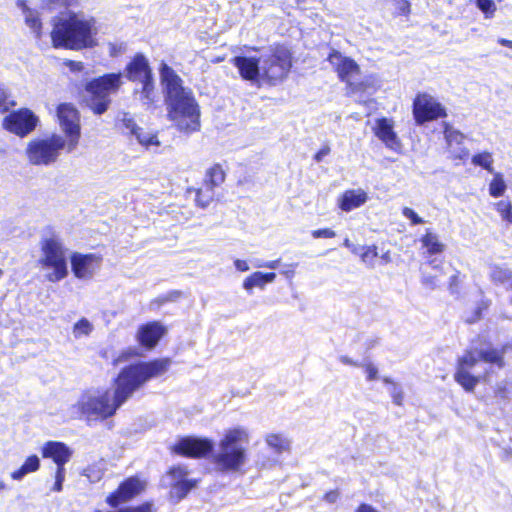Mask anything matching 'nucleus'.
Returning <instances> with one entry per match:
<instances>
[{
  "instance_id": "1",
  "label": "nucleus",
  "mask_w": 512,
  "mask_h": 512,
  "mask_svg": "<svg viewBox=\"0 0 512 512\" xmlns=\"http://www.w3.org/2000/svg\"><path fill=\"white\" fill-rule=\"evenodd\" d=\"M170 363L169 359L164 358L125 367L116 378L113 390L104 388L86 390L70 407V415L74 418L85 417L88 420H104L111 417L134 391L149 379L164 374Z\"/></svg>"
},
{
  "instance_id": "2",
  "label": "nucleus",
  "mask_w": 512,
  "mask_h": 512,
  "mask_svg": "<svg viewBox=\"0 0 512 512\" xmlns=\"http://www.w3.org/2000/svg\"><path fill=\"white\" fill-rule=\"evenodd\" d=\"M160 78L166 93L167 116L181 132L192 133L200 129V108L189 88L167 64L160 67Z\"/></svg>"
},
{
  "instance_id": "3",
  "label": "nucleus",
  "mask_w": 512,
  "mask_h": 512,
  "mask_svg": "<svg viewBox=\"0 0 512 512\" xmlns=\"http://www.w3.org/2000/svg\"><path fill=\"white\" fill-rule=\"evenodd\" d=\"M490 344L489 341H485ZM507 345H503L501 348L487 346L485 349L476 350L474 348H468L464 350L462 355L457 357L455 363V370L453 373L454 381L467 393H473L475 388L480 383L482 376L475 375L471 370L479 363L483 362L497 369H503L506 367L505 351Z\"/></svg>"
},
{
  "instance_id": "4",
  "label": "nucleus",
  "mask_w": 512,
  "mask_h": 512,
  "mask_svg": "<svg viewBox=\"0 0 512 512\" xmlns=\"http://www.w3.org/2000/svg\"><path fill=\"white\" fill-rule=\"evenodd\" d=\"M97 28L93 18L73 14L60 18L51 32L54 47L80 50L92 48L97 42Z\"/></svg>"
},
{
  "instance_id": "5",
  "label": "nucleus",
  "mask_w": 512,
  "mask_h": 512,
  "mask_svg": "<svg viewBox=\"0 0 512 512\" xmlns=\"http://www.w3.org/2000/svg\"><path fill=\"white\" fill-rule=\"evenodd\" d=\"M67 251L68 249L55 231L50 229L41 238L37 264L48 282L57 283L68 276Z\"/></svg>"
},
{
  "instance_id": "6",
  "label": "nucleus",
  "mask_w": 512,
  "mask_h": 512,
  "mask_svg": "<svg viewBox=\"0 0 512 512\" xmlns=\"http://www.w3.org/2000/svg\"><path fill=\"white\" fill-rule=\"evenodd\" d=\"M247 435L244 430H229L219 444V451L214 456L216 465L221 470H237L245 462Z\"/></svg>"
},
{
  "instance_id": "7",
  "label": "nucleus",
  "mask_w": 512,
  "mask_h": 512,
  "mask_svg": "<svg viewBox=\"0 0 512 512\" xmlns=\"http://www.w3.org/2000/svg\"><path fill=\"white\" fill-rule=\"evenodd\" d=\"M292 53L282 46H275L258 66V86L276 85L284 80L292 68Z\"/></svg>"
},
{
  "instance_id": "8",
  "label": "nucleus",
  "mask_w": 512,
  "mask_h": 512,
  "mask_svg": "<svg viewBox=\"0 0 512 512\" xmlns=\"http://www.w3.org/2000/svg\"><path fill=\"white\" fill-rule=\"evenodd\" d=\"M68 152V144L60 134H51L43 138L31 140L26 147L25 154L30 164L35 166H48L55 163L62 150Z\"/></svg>"
},
{
  "instance_id": "9",
  "label": "nucleus",
  "mask_w": 512,
  "mask_h": 512,
  "mask_svg": "<svg viewBox=\"0 0 512 512\" xmlns=\"http://www.w3.org/2000/svg\"><path fill=\"white\" fill-rule=\"evenodd\" d=\"M122 85V74L111 73L96 78L86 85L87 105L96 114H103L111 102L110 95L116 93Z\"/></svg>"
},
{
  "instance_id": "10",
  "label": "nucleus",
  "mask_w": 512,
  "mask_h": 512,
  "mask_svg": "<svg viewBox=\"0 0 512 512\" xmlns=\"http://www.w3.org/2000/svg\"><path fill=\"white\" fill-rule=\"evenodd\" d=\"M57 118L65 141L68 144V153L73 152L80 139V120L77 109L71 104H60L57 108Z\"/></svg>"
},
{
  "instance_id": "11",
  "label": "nucleus",
  "mask_w": 512,
  "mask_h": 512,
  "mask_svg": "<svg viewBox=\"0 0 512 512\" xmlns=\"http://www.w3.org/2000/svg\"><path fill=\"white\" fill-rule=\"evenodd\" d=\"M412 113L418 125L447 117L445 107L425 92L418 93L415 96L412 104Z\"/></svg>"
},
{
  "instance_id": "12",
  "label": "nucleus",
  "mask_w": 512,
  "mask_h": 512,
  "mask_svg": "<svg viewBox=\"0 0 512 512\" xmlns=\"http://www.w3.org/2000/svg\"><path fill=\"white\" fill-rule=\"evenodd\" d=\"M38 117L29 109L22 108L7 115L3 119V127L20 137L31 133L38 125Z\"/></svg>"
},
{
  "instance_id": "13",
  "label": "nucleus",
  "mask_w": 512,
  "mask_h": 512,
  "mask_svg": "<svg viewBox=\"0 0 512 512\" xmlns=\"http://www.w3.org/2000/svg\"><path fill=\"white\" fill-rule=\"evenodd\" d=\"M71 270L79 280H91L99 271L102 257L98 254L73 252L70 255Z\"/></svg>"
},
{
  "instance_id": "14",
  "label": "nucleus",
  "mask_w": 512,
  "mask_h": 512,
  "mask_svg": "<svg viewBox=\"0 0 512 512\" xmlns=\"http://www.w3.org/2000/svg\"><path fill=\"white\" fill-rule=\"evenodd\" d=\"M188 474L187 468L184 466H175L168 471L166 480L171 487L170 494L172 498L179 501L195 487L196 482L189 479Z\"/></svg>"
},
{
  "instance_id": "15",
  "label": "nucleus",
  "mask_w": 512,
  "mask_h": 512,
  "mask_svg": "<svg viewBox=\"0 0 512 512\" xmlns=\"http://www.w3.org/2000/svg\"><path fill=\"white\" fill-rule=\"evenodd\" d=\"M145 488V481L139 479L138 477H130L125 480L114 493L107 497L106 502L111 507H117L121 503L128 502L142 493Z\"/></svg>"
},
{
  "instance_id": "16",
  "label": "nucleus",
  "mask_w": 512,
  "mask_h": 512,
  "mask_svg": "<svg viewBox=\"0 0 512 512\" xmlns=\"http://www.w3.org/2000/svg\"><path fill=\"white\" fill-rule=\"evenodd\" d=\"M213 449V443L208 439L186 437L179 440L173 450L175 453L187 457H204Z\"/></svg>"
},
{
  "instance_id": "17",
  "label": "nucleus",
  "mask_w": 512,
  "mask_h": 512,
  "mask_svg": "<svg viewBox=\"0 0 512 512\" xmlns=\"http://www.w3.org/2000/svg\"><path fill=\"white\" fill-rule=\"evenodd\" d=\"M327 61L334 66V71L342 82H349L352 75L360 73V67L350 57L343 56L338 50H331L327 56Z\"/></svg>"
},
{
  "instance_id": "18",
  "label": "nucleus",
  "mask_w": 512,
  "mask_h": 512,
  "mask_svg": "<svg viewBox=\"0 0 512 512\" xmlns=\"http://www.w3.org/2000/svg\"><path fill=\"white\" fill-rule=\"evenodd\" d=\"M166 333V328L157 321L141 325L137 331V341L146 349H153Z\"/></svg>"
},
{
  "instance_id": "19",
  "label": "nucleus",
  "mask_w": 512,
  "mask_h": 512,
  "mask_svg": "<svg viewBox=\"0 0 512 512\" xmlns=\"http://www.w3.org/2000/svg\"><path fill=\"white\" fill-rule=\"evenodd\" d=\"M372 131L388 148L396 149L400 146V141L394 131V124L391 119L386 117L376 119Z\"/></svg>"
},
{
  "instance_id": "20",
  "label": "nucleus",
  "mask_w": 512,
  "mask_h": 512,
  "mask_svg": "<svg viewBox=\"0 0 512 512\" xmlns=\"http://www.w3.org/2000/svg\"><path fill=\"white\" fill-rule=\"evenodd\" d=\"M42 456L50 458L57 467H64L72 457L73 451L64 443L48 441L41 448Z\"/></svg>"
},
{
  "instance_id": "21",
  "label": "nucleus",
  "mask_w": 512,
  "mask_h": 512,
  "mask_svg": "<svg viewBox=\"0 0 512 512\" xmlns=\"http://www.w3.org/2000/svg\"><path fill=\"white\" fill-rule=\"evenodd\" d=\"M126 77L130 81L143 83L152 80L148 60L142 54H137L126 67Z\"/></svg>"
},
{
  "instance_id": "22",
  "label": "nucleus",
  "mask_w": 512,
  "mask_h": 512,
  "mask_svg": "<svg viewBox=\"0 0 512 512\" xmlns=\"http://www.w3.org/2000/svg\"><path fill=\"white\" fill-rule=\"evenodd\" d=\"M368 200L367 193L362 189L345 190L338 198V207L344 212H350L361 207Z\"/></svg>"
},
{
  "instance_id": "23",
  "label": "nucleus",
  "mask_w": 512,
  "mask_h": 512,
  "mask_svg": "<svg viewBox=\"0 0 512 512\" xmlns=\"http://www.w3.org/2000/svg\"><path fill=\"white\" fill-rule=\"evenodd\" d=\"M420 242L422 243V247L426 249V254L428 256L441 254L445 250V244L439 240L437 234L430 230H426L420 238Z\"/></svg>"
},
{
  "instance_id": "24",
  "label": "nucleus",
  "mask_w": 512,
  "mask_h": 512,
  "mask_svg": "<svg viewBox=\"0 0 512 512\" xmlns=\"http://www.w3.org/2000/svg\"><path fill=\"white\" fill-rule=\"evenodd\" d=\"M40 468V459L37 455H30L26 458L20 468L11 473V478L15 481L22 480L26 475L38 471Z\"/></svg>"
},
{
  "instance_id": "25",
  "label": "nucleus",
  "mask_w": 512,
  "mask_h": 512,
  "mask_svg": "<svg viewBox=\"0 0 512 512\" xmlns=\"http://www.w3.org/2000/svg\"><path fill=\"white\" fill-rule=\"evenodd\" d=\"M133 137L136 139L139 145L147 150L158 148L161 145L156 132L144 129L142 127Z\"/></svg>"
},
{
  "instance_id": "26",
  "label": "nucleus",
  "mask_w": 512,
  "mask_h": 512,
  "mask_svg": "<svg viewBox=\"0 0 512 512\" xmlns=\"http://www.w3.org/2000/svg\"><path fill=\"white\" fill-rule=\"evenodd\" d=\"M235 66L244 79L253 81L256 78V61L253 58L235 57Z\"/></svg>"
},
{
  "instance_id": "27",
  "label": "nucleus",
  "mask_w": 512,
  "mask_h": 512,
  "mask_svg": "<svg viewBox=\"0 0 512 512\" xmlns=\"http://www.w3.org/2000/svg\"><path fill=\"white\" fill-rule=\"evenodd\" d=\"M267 445L275 453L281 454L290 450V441L282 434L271 433L265 438Z\"/></svg>"
},
{
  "instance_id": "28",
  "label": "nucleus",
  "mask_w": 512,
  "mask_h": 512,
  "mask_svg": "<svg viewBox=\"0 0 512 512\" xmlns=\"http://www.w3.org/2000/svg\"><path fill=\"white\" fill-rule=\"evenodd\" d=\"M491 306L490 299H481L479 300L475 307L472 309L470 314L465 318L466 324H475L479 322L485 315V313L489 310Z\"/></svg>"
},
{
  "instance_id": "29",
  "label": "nucleus",
  "mask_w": 512,
  "mask_h": 512,
  "mask_svg": "<svg viewBox=\"0 0 512 512\" xmlns=\"http://www.w3.org/2000/svg\"><path fill=\"white\" fill-rule=\"evenodd\" d=\"M225 180V172L218 164L209 168L205 176V186L214 188L221 185Z\"/></svg>"
},
{
  "instance_id": "30",
  "label": "nucleus",
  "mask_w": 512,
  "mask_h": 512,
  "mask_svg": "<svg viewBox=\"0 0 512 512\" xmlns=\"http://www.w3.org/2000/svg\"><path fill=\"white\" fill-rule=\"evenodd\" d=\"M351 252L358 255L362 262L371 267L374 266V263L379 256L376 245L363 246L361 248V252L358 251V248H353Z\"/></svg>"
},
{
  "instance_id": "31",
  "label": "nucleus",
  "mask_w": 512,
  "mask_h": 512,
  "mask_svg": "<svg viewBox=\"0 0 512 512\" xmlns=\"http://www.w3.org/2000/svg\"><path fill=\"white\" fill-rule=\"evenodd\" d=\"M490 280L495 284L509 283L512 289V271L507 267L494 266L490 272Z\"/></svg>"
},
{
  "instance_id": "32",
  "label": "nucleus",
  "mask_w": 512,
  "mask_h": 512,
  "mask_svg": "<svg viewBox=\"0 0 512 512\" xmlns=\"http://www.w3.org/2000/svg\"><path fill=\"white\" fill-rule=\"evenodd\" d=\"M23 13L26 25L32 30L37 38L41 36L42 23L36 11H33L23 5Z\"/></svg>"
},
{
  "instance_id": "33",
  "label": "nucleus",
  "mask_w": 512,
  "mask_h": 512,
  "mask_svg": "<svg viewBox=\"0 0 512 512\" xmlns=\"http://www.w3.org/2000/svg\"><path fill=\"white\" fill-rule=\"evenodd\" d=\"M140 84L142 85V88L141 90H136V93L140 94V101L142 102V105L149 109L153 105L155 99L153 81L149 80Z\"/></svg>"
},
{
  "instance_id": "34",
  "label": "nucleus",
  "mask_w": 512,
  "mask_h": 512,
  "mask_svg": "<svg viewBox=\"0 0 512 512\" xmlns=\"http://www.w3.org/2000/svg\"><path fill=\"white\" fill-rule=\"evenodd\" d=\"M94 331V325L85 317L79 319L72 327V334L75 339L89 337Z\"/></svg>"
},
{
  "instance_id": "35",
  "label": "nucleus",
  "mask_w": 512,
  "mask_h": 512,
  "mask_svg": "<svg viewBox=\"0 0 512 512\" xmlns=\"http://www.w3.org/2000/svg\"><path fill=\"white\" fill-rule=\"evenodd\" d=\"M471 162L475 166H479L489 173H493V156L491 152L483 151L472 156Z\"/></svg>"
},
{
  "instance_id": "36",
  "label": "nucleus",
  "mask_w": 512,
  "mask_h": 512,
  "mask_svg": "<svg viewBox=\"0 0 512 512\" xmlns=\"http://www.w3.org/2000/svg\"><path fill=\"white\" fill-rule=\"evenodd\" d=\"M443 133H444L445 139L449 145H451L453 143L459 145V144L463 143V141L465 139V135L462 132L452 128V126L448 123H444Z\"/></svg>"
},
{
  "instance_id": "37",
  "label": "nucleus",
  "mask_w": 512,
  "mask_h": 512,
  "mask_svg": "<svg viewBox=\"0 0 512 512\" xmlns=\"http://www.w3.org/2000/svg\"><path fill=\"white\" fill-rule=\"evenodd\" d=\"M120 122L124 129V133L130 137H133L141 128L140 126H138L134 118L126 112H123L121 114Z\"/></svg>"
},
{
  "instance_id": "38",
  "label": "nucleus",
  "mask_w": 512,
  "mask_h": 512,
  "mask_svg": "<svg viewBox=\"0 0 512 512\" xmlns=\"http://www.w3.org/2000/svg\"><path fill=\"white\" fill-rule=\"evenodd\" d=\"M495 210L501 217V219L512 224V202L509 200H500L495 204Z\"/></svg>"
},
{
  "instance_id": "39",
  "label": "nucleus",
  "mask_w": 512,
  "mask_h": 512,
  "mask_svg": "<svg viewBox=\"0 0 512 512\" xmlns=\"http://www.w3.org/2000/svg\"><path fill=\"white\" fill-rule=\"evenodd\" d=\"M506 190V184L501 176V174L497 173L494 175L493 179L489 184V194L492 197H500L504 194Z\"/></svg>"
},
{
  "instance_id": "40",
  "label": "nucleus",
  "mask_w": 512,
  "mask_h": 512,
  "mask_svg": "<svg viewBox=\"0 0 512 512\" xmlns=\"http://www.w3.org/2000/svg\"><path fill=\"white\" fill-rule=\"evenodd\" d=\"M465 279V275L461 273V271L455 269L454 273L450 276L448 280L447 288L451 294H459L463 280Z\"/></svg>"
},
{
  "instance_id": "41",
  "label": "nucleus",
  "mask_w": 512,
  "mask_h": 512,
  "mask_svg": "<svg viewBox=\"0 0 512 512\" xmlns=\"http://www.w3.org/2000/svg\"><path fill=\"white\" fill-rule=\"evenodd\" d=\"M213 196V189L205 186V188H201L196 191L195 201L198 206L205 208L211 203Z\"/></svg>"
},
{
  "instance_id": "42",
  "label": "nucleus",
  "mask_w": 512,
  "mask_h": 512,
  "mask_svg": "<svg viewBox=\"0 0 512 512\" xmlns=\"http://www.w3.org/2000/svg\"><path fill=\"white\" fill-rule=\"evenodd\" d=\"M476 5L485 14L486 18H491L496 11L493 0H476Z\"/></svg>"
},
{
  "instance_id": "43",
  "label": "nucleus",
  "mask_w": 512,
  "mask_h": 512,
  "mask_svg": "<svg viewBox=\"0 0 512 512\" xmlns=\"http://www.w3.org/2000/svg\"><path fill=\"white\" fill-rule=\"evenodd\" d=\"M16 103L10 98L5 89L0 86V111L6 112L11 107L15 106Z\"/></svg>"
},
{
  "instance_id": "44",
  "label": "nucleus",
  "mask_w": 512,
  "mask_h": 512,
  "mask_svg": "<svg viewBox=\"0 0 512 512\" xmlns=\"http://www.w3.org/2000/svg\"><path fill=\"white\" fill-rule=\"evenodd\" d=\"M107 48L111 57H117L126 52V44L124 42H109Z\"/></svg>"
},
{
  "instance_id": "45",
  "label": "nucleus",
  "mask_w": 512,
  "mask_h": 512,
  "mask_svg": "<svg viewBox=\"0 0 512 512\" xmlns=\"http://www.w3.org/2000/svg\"><path fill=\"white\" fill-rule=\"evenodd\" d=\"M421 282L426 288L429 289H436L442 284L438 274L425 275L423 276Z\"/></svg>"
},
{
  "instance_id": "46",
  "label": "nucleus",
  "mask_w": 512,
  "mask_h": 512,
  "mask_svg": "<svg viewBox=\"0 0 512 512\" xmlns=\"http://www.w3.org/2000/svg\"><path fill=\"white\" fill-rule=\"evenodd\" d=\"M103 474H104L103 469L101 467H98L97 465L89 466L85 470V475L92 482L99 481L102 478Z\"/></svg>"
},
{
  "instance_id": "47",
  "label": "nucleus",
  "mask_w": 512,
  "mask_h": 512,
  "mask_svg": "<svg viewBox=\"0 0 512 512\" xmlns=\"http://www.w3.org/2000/svg\"><path fill=\"white\" fill-rule=\"evenodd\" d=\"M65 474H66L65 467H56L55 483L52 488L53 491H55V492L62 491V488H63L62 485L65 480Z\"/></svg>"
},
{
  "instance_id": "48",
  "label": "nucleus",
  "mask_w": 512,
  "mask_h": 512,
  "mask_svg": "<svg viewBox=\"0 0 512 512\" xmlns=\"http://www.w3.org/2000/svg\"><path fill=\"white\" fill-rule=\"evenodd\" d=\"M397 14L402 16H407L411 12V4L408 0H392Z\"/></svg>"
},
{
  "instance_id": "49",
  "label": "nucleus",
  "mask_w": 512,
  "mask_h": 512,
  "mask_svg": "<svg viewBox=\"0 0 512 512\" xmlns=\"http://www.w3.org/2000/svg\"><path fill=\"white\" fill-rule=\"evenodd\" d=\"M402 214L403 216L410 220L412 225H419L424 223V220L421 217H419L418 214L412 208L403 207Z\"/></svg>"
},
{
  "instance_id": "50",
  "label": "nucleus",
  "mask_w": 512,
  "mask_h": 512,
  "mask_svg": "<svg viewBox=\"0 0 512 512\" xmlns=\"http://www.w3.org/2000/svg\"><path fill=\"white\" fill-rule=\"evenodd\" d=\"M313 238H334L336 236V232L331 228H320L313 230L311 232Z\"/></svg>"
},
{
  "instance_id": "51",
  "label": "nucleus",
  "mask_w": 512,
  "mask_h": 512,
  "mask_svg": "<svg viewBox=\"0 0 512 512\" xmlns=\"http://www.w3.org/2000/svg\"><path fill=\"white\" fill-rule=\"evenodd\" d=\"M366 372L367 381H374L378 378V369L372 363H365L362 365Z\"/></svg>"
},
{
  "instance_id": "52",
  "label": "nucleus",
  "mask_w": 512,
  "mask_h": 512,
  "mask_svg": "<svg viewBox=\"0 0 512 512\" xmlns=\"http://www.w3.org/2000/svg\"><path fill=\"white\" fill-rule=\"evenodd\" d=\"M276 277L274 272L261 273L258 272V286L262 287L265 284L272 282Z\"/></svg>"
},
{
  "instance_id": "53",
  "label": "nucleus",
  "mask_w": 512,
  "mask_h": 512,
  "mask_svg": "<svg viewBox=\"0 0 512 512\" xmlns=\"http://www.w3.org/2000/svg\"><path fill=\"white\" fill-rule=\"evenodd\" d=\"M339 497H340V492H339V490H338V489H333V490H329V491H327V492L323 495L322 499H323L325 502H327V503L333 504V503H335V502H337V501H338Z\"/></svg>"
},
{
  "instance_id": "54",
  "label": "nucleus",
  "mask_w": 512,
  "mask_h": 512,
  "mask_svg": "<svg viewBox=\"0 0 512 512\" xmlns=\"http://www.w3.org/2000/svg\"><path fill=\"white\" fill-rule=\"evenodd\" d=\"M330 151V147L328 145H324L314 154L313 158L319 163L330 153Z\"/></svg>"
},
{
  "instance_id": "55",
  "label": "nucleus",
  "mask_w": 512,
  "mask_h": 512,
  "mask_svg": "<svg viewBox=\"0 0 512 512\" xmlns=\"http://www.w3.org/2000/svg\"><path fill=\"white\" fill-rule=\"evenodd\" d=\"M255 286H256V273L247 277L243 283L244 289L247 290L248 292H252V290Z\"/></svg>"
},
{
  "instance_id": "56",
  "label": "nucleus",
  "mask_w": 512,
  "mask_h": 512,
  "mask_svg": "<svg viewBox=\"0 0 512 512\" xmlns=\"http://www.w3.org/2000/svg\"><path fill=\"white\" fill-rule=\"evenodd\" d=\"M443 263V261H440V263H437V260H431L429 262V264L432 266V268L435 270V273L434 274H438L439 275V279L442 280L443 276L445 275V272L443 271V269L441 268V264Z\"/></svg>"
},
{
  "instance_id": "57",
  "label": "nucleus",
  "mask_w": 512,
  "mask_h": 512,
  "mask_svg": "<svg viewBox=\"0 0 512 512\" xmlns=\"http://www.w3.org/2000/svg\"><path fill=\"white\" fill-rule=\"evenodd\" d=\"M355 512H379L373 506L367 503H361L355 509Z\"/></svg>"
},
{
  "instance_id": "58",
  "label": "nucleus",
  "mask_w": 512,
  "mask_h": 512,
  "mask_svg": "<svg viewBox=\"0 0 512 512\" xmlns=\"http://www.w3.org/2000/svg\"><path fill=\"white\" fill-rule=\"evenodd\" d=\"M235 267L238 271L245 272L249 269V266L246 261L237 259L235 261Z\"/></svg>"
},
{
  "instance_id": "59",
  "label": "nucleus",
  "mask_w": 512,
  "mask_h": 512,
  "mask_svg": "<svg viewBox=\"0 0 512 512\" xmlns=\"http://www.w3.org/2000/svg\"><path fill=\"white\" fill-rule=\"evenodd\" d=\"M393 402L396 405H402L403 401V393L401 391H396L392 394Z\"/></svg>"
},
{
  "instance_id": "60",
  "label": "nucleus",
  "mask_w": 512,
  "mask_h": 512,
  "mask_svg": "<svg viewBox=\"0 0 512 512\" xmlns=\"http://www.w3.org/2000/svg\"><path fill=\"white\" fill-rule=\"evenodd\" d=\"M340 361L345 364V365H350V366H359L360 364L357 362V361H354L352 360L351 358H349L348 356H341L340 357Z\"/></svg>"
},
{
  "instance_id": "61",
  "label": "nucleus",
  "mask_w": 512,
  "mask_h": 512,
  "mask_svg": "<svg viewBox=\"0 0 512 512\" xmlns=\"http://www.w3.org/2000/svg\"><path fill=\"white\" fill-rule=\"evenodd\" d=\"M495 396L500 397L502 399L506 398L507 396V389L504 386L497 387L495 389Z\"/></svg>"
},
{
  "instance_id": "62",
  "label": "nucleus",
  "mask_w": 512,
  "mask_h": 512,
  "mask_svg": "<svg viewBox=\"0 0 512 512\" xmlns=\"http://www.w3.org/2000/svg\"><path fill=\"white\" fill-rule=\"evenodd\" d=\"M68 66L73 71H81L83 69V63L82 62L69 61Z\"/></svg>"
},
{
  "instance_id": "63",
  "label": "nucleus",
  "mask_w": 512,
  "mask_h": 512,
  "mask_svg": "<svg viewBox=\"0 0 512 512\" xmlns=\"http://www.w3.org/2000/svg\"><path fill=\"white\" fill-rule=\"evenodd\" d=\"M282 273L289 279L295 274V265H290L287 269L283 270Z\"/></svg>"
},
{
  "instance_id": "64",
  "label": "nucleus",
  "mask_w": 512,
  "mask_h": 512,
  "mask_svg": "<svg viewBox=\"0 0 512 512\" xmlns=\"http://www.w3.org/2000/svg\"><path fill=\"white\" fill-rule=\"evenodd\" d=\"M498 43L504 47H508L512 49V40L505 39V38H499Z\"/></svg>"
}]
</instances>
